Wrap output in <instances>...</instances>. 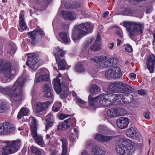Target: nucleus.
<instances>
[{
  "label": "nucleus",
  "mask_w": 155,
  "mask_h": 155,
  "mask_svg": "<svg viewBox=\"0 0 155 155\" xmlns=\"http://www.w3.org/2000/svg\"><path fill=\"white\" fill-rule=\"evenodd\" d=\"M136 133V131L133 127H131L130 129H127L126 132L127 136L131 138L134 136Z\"/></svg>",
  "instance_id": "37"
},
{
  "label": "nucleus",
  "mask_w": 155,
  "mask_h": 155,
  "mask_svg": "<svg viewBox=\"0 0 155 155\" xmlns=\"http://www.w3.org/2000/svg\"><path fill=\"white\" fill-rule=\"evenodd\" d=\"M76 137H77V135H76V136L74 135V134H72V135L71 136L70 138V141L72 142H74L75 140Z\"/></svg>",
  "instance_id": "55"
},
{
  "label": "nucleus",
  "mask_w": 155,
  "mask_h": 155,
  "mask_svg": "<svg viewBox=\"0 0 155 155\" xmlns=\"http://www.w3.org/2000/svg\"><path fill=\"white\" fill-rule=\"evenodd\" d=\"M115 71L114 69L112 68L106 71V77L107 79L116 78V76H115V74L114 73V71Z\"/></svg>",
  "instance_id": "31"
},
{
  "label": "nucleus",
  "mask_w": 155,
  "mask_h": 155,
  "mask_svg": "<svg viewBox=\"0 0 155 155\" xmlns=\"http://www.w3.org/2000/svg\"><path fill=\"white\" fill-rule=\"evenodd\" d=\"M133 98L131 94L109 93L99 95L94 98L91 97L90 95L88 99L90 107L94 109L96 105L100 104L102 107H108L114 102L119 104H128L132 101Z\"/></svg>",
  "instance_id": "1"
},
{
  "label": "nucleus",
  "mask_w": 155,
  "mask_h": 155,
  "mask_svg": "<svg viewBox=\"0 0 155 155\" xmlns=\"http://www.w3.org/2000/svg\"><path fill=\"white\" fill-rule=\"evenodd\" d=\"M68 114H61L59 116V118L61 120H63L69 116Z\"/></svg>",
  "instance_id": "53"
},
{
  "label": "nucleus",
  "mask_w": 155,
  "mask_h": 155,
  "mask_svg": "<svg viewBox=\"0 0 155 155\" xmlns=\"http://www.w3.org/2000/svg\"><path fill=\"white\" fill-rule=\"evenodd\" d=\"M25 82L24 78L22 77H20L13 86H9L5 88L0 86V92L8 96L12 100L21 101L25 97L23 87Z\"/></svg>",
  "instance_id": "2"
},
{
  "label": "nucleus",
  "mask_w": 155,
  "mask_h": 155,
  "mask_svg": "<svg viewBox=\"0 0 155 155\" xmlns=\"http://www.w3.org/2000/svg\"><path fill=\"white\" fill-rule=\"evenodd\" d=\"M53 123L47 122V124L45 126V129L47 130L49 127H51L53 125Z\"/></svg>",
  "instance_id": "54"
},
{
  "label": "nucleus",
  "mask_w": 155,
  "mask_h": 155,
  "mask_svg": "<svg viewBox=\"0 0 155 155\" xmlns=\"http://www.w3.org/2000/svg\"><path fill=\"white\" fill-rule=\"evenodd\" d=\"M28 34L32 40V43H34L36 38H41L45 35L44 32L40 29H35L33 31L29 32Z\"/></svg>",
  "instance_id": "16"
},
{
  "label": "nucleus",
  "mask_w": 155,
  "mask_h": 155,
  "mask_svg": "<svg viewBox=\"0 0 155 155\" xmlns=\"http://www.w3.org/2000/svg\"><path fill=\"white\" fill-rule=\"evenodd\" d=\"M80 5L79 2H77L74 5H72L70 4L66 3L64 5V7L66 9H72L73 8H76L80 7Z\"/></svg>",
  "instance_id": "42"
},
{
  "label": "nucleus",
  "mask_w": 155,
  "mask_h": 155,
  "mask_svg": "<svg viewBox=\"0 0 155 155\" xmlns=\"http://www.w3.org/2000/svg\"><path fill=\"white\" fill-rule=\"evenodd\" d=\"M61 140L62 142V153L61 155H66L68 145L67 140L65 139L62 138Z\"/></svg>",
  "instance_id": "32"
},
{
  "label": "nucleus",
  "mask_w": 155,
  "mask_h": 155,
  "mask_svg": "<svg viewBox=\"0 0 155 155\" xmlns=\"http://www.w3.org/2000/svg\"><path fill=\"white\" fill-rule=\"evenodd\" d=\"M93 28L92 24L87 22L75 26L73 31L72 37L74 42H78L84 36L91 32Z\"/></svg>",
  "instance_id": "4"
},
{
  "label": "nucleus",
  "mask_w": 155,
  "mask_h": 155,
  "mask_svg": "<svg viewBox=\"0 0 155 155\" xmlns=\"http://www.w3.org/2000/svg\"><path fill=\"white\" fill-rule=\"evenodd\" d=\"M92 41V38L88 39L85 42L84 44V48L85 49H86L87 46L90 45Z\"/></svg>",
  "instance_id": "46"
},
{
  "label": "nucleus",
  "mask_w": 155,
  "mask_h": 155,
  "mask_svg": "<svg viewBox=\"0 0 155 155\" xmlns=\"http://www.w3.org/2000/svg\"><path fill=\"white\" fill-rule=\"evenodd\" d=\"M52 103V102L50 101L43 103H37L36 104V111L37 113H40L45 110Z\"/></svg>",
  "instance_id": "18"
},
{
  "label": "nucleus",
  "mask_w": 155,
  "mask_h": 155,
  "mask_svg": "<svg viewBox=\"0 0 155 155\" xmlns=\"http://www.w3.org/2000/svg\"><path fill=\"white\" fill-rule=\"evenodd\" d=\"M112 68L114 69L115 70L114 71V73L115 76H116V78L120 77L122 76V74L120 67L118 66H114L112 67Z\"/></svg>",
  "instance_id": "39"
},
{
  "label": "nucleus",
  "mask_w": 155,
  "mask_h": 155,
  "mask_svg": "<svg viewBox=\"0 0 155 155\" xmlns=\"http://www.w3.org/2000/svg\"><path fill=\"white\" fill-rule=\"evenodd\" d=\"M130 78L132 79H134L136 77V74L134 73H130Z\"/></svg>",
  "instance_id": "60"
},
{
  "label": "nucleus",
  "mask_w": 155,
  "mask_h": 155,
  "mask_svg": "<svg viewBox=\"0 0 155 155\" xmlns=\"http://www.w3.org/2000/svg\"><path fill=\"white\" fill-rule=\"evenodd\" d=\"M116 34L121 38L123 37L122 31L120 28H117L116 30Z\"/></svg>",
  "instance_id": "49"
},
{
  "label": "nucleus",
  "mask_w": 155,
  "mask_h": 155,
  "mask_svg": "<svg viewBox=\"0 0 155 155\" xmlns=\"http://www.w3.org/2000/svg\"><path fill=\"white\" fill-rule=\"evenodd\" d=\"M30 150L31 152L35 155H41V149L35 146H32L30 147Z\"/></svg>",
  "instance_id": "38"
},
{
  "label": "nucleus",
  "mask_w": 155,
  "mask_h": 155,
  "mask_svg": "<svg viewBox=\"0 0 155 155\" xmlns=\"http://www.w3.org/2000/svg\"><path fill=\"white\" fill-rule=\"evenodd\" d=\"M129 122V119L125 117H121L118 119L116 124L117 126L121 129L126 128Z\"/></svg>",
  "instance_id": "19"
},
{
  "label": "nucleus",
  "mask_w": 155,
  "mask_h": 155,
  "mask_svg": "<svg viewBox=\"0 0 155 155\" xmlns=\"http://www.w3.org/2000/svg\"><path fill=\"white\" fill-rule=\"evenodd\" d=\"M59 38L58 40L65 43V44H69L70 43V40L66 32H61L58 33Z\"/></svg>",
  "instance_id": "20"
},
{
  "label": "nucleus",
  "mask_w": 155,
  "mask_h": 155,
  "mask_svg": "<svg viewBox=\"0 0 155 155\" xmlns=\"http://www.w3.org/2000/svg\"><path fill=\"white\" fill-rule=\"evenodd\" d=\"M6 103L4 101H0V113H2L4 112L6 108Z\"/></svg>",
  "instance_id": "43"
},
{
  "label": "nucleus",
  "mask_w": 155,
  "mask_h": 155,
  "mask_svg": "<svg viewBox=\"0 0 155 155\" xmlns=\"http://www.w3.org/2000/svg\"><path fill=\"white\" fill-rule=\"evenodd\" d=\"M114 136H104L102 134H97L94 137V139L100 142H108L110 140H112Z\"/></svg>",
  "instance_id": "23"
},
{
  "label": "nucleus",
  "mask_w": 155,
  "mask_h": 155,
  "mask_svg": "<svg viewBox=\"0 0 155 155\" xmlns=\"http://www.w3.org/2000/svg\"><path fill=\"white\" fill-rule=\"evenodd\" d=\"M92 153L94 155H105L106 152L98 146L93 147L91 150Z\"/></svg>",
  "instance_id": "27"
},
{
  "label": "nucleus",
  "mask_w": 155,
  "mask_h": 155,
  "mask_svg": "<svg viewBox=\"0 0 155 155\" xmlns=\"http://www.w3.org/2000/svg\"><path fill=\"white\" fill-rule=\"evenodd\" d=\"M75 120L74 119L69 118L65 120L63 122L60 123L58 126V130H64L67 129L74 124Z\"/></svg>",
  "instance_id": "15"
},
{
  "label": "nucleus",
  "mask_w": 155,
  "mask_h": 155,
  "mask_svg": "<svg viewBox=\"0 0 155 155\" xmlns=\"http://www.w3.org/2000/svg\"><path fill=\"white\" fill-rule=\"evenodd\" d=\"M75 69L76 71L79 72H82L84 71L85 68L81 63H78L75 66Z\"/></svg>",
  "instance_id": "41"
},
{
  "label": "nucleus",
  "mask_w": 155,
  "mask_h": 155,
  "mask_svg": "<svg viewBox=\"0 0 155 155\" xmlns=\"http://www.w3.org/2000/svg\"><path fill=\"white\" fill-rule=\"evenodd\" d=\"M93 143V141L90 140L89 141H87L86 143L87 148H88L90 146H91Z\"/></svg>",
  "instance_id": "58"
},
{
  "label": "nucleus",
  "mask_w": 155,
  "mask_h": 155,
  "mask_svg": "<svg viewBox=\"0 0 155 155\" xmlns=\"http://www.w3.org/2000/svg\"><path fill=\"white\" fill-rule=\"evenodd\" d=\"M114 46V44L113 42L109 43L108 44V48L110 50H112Z\"/></svg>",
  "instance_id": "59"
},
{
  "label": "nucleus",
  "mask_w": 155,
  "mask_h": 155,
  "mask_svg": "<svg viewBox=\"0 0 155 155\" xmlns=\"http://www.w3.org/2000/svg\"><path fill=\"white\" fill-rule=\"evenodd\" d=\"M107 59V57L105 56H95L91 58L90 61L95 65H98L97 68H102L110 67L114 64H116L118 61L117 58H112L108 59L103 63H101Z\"/></svg>",
  "instance_id": "6"
},
{
  "label": "nucleus",
  "mask_w": 155,
  "mask_h": 155,
  "mask_svg": "<svg viewBox=\"0 0 155 155\" xmlns=\"http://www.w3.org/2000/svg\"><path fill=\"white\" fill-rule=\"evenodd\" d=\"M3 125L6 135L12 133L15 130L14 125L8 122L4 123Z\"/></svg>",
  "instance_id": "24"
},
{
  "label": "nucleus",
  "mask_w": 155,
  "mask_h": 155,
  "mask_svg": "<svg viewBox=\"0 0 155 155\" xmlns=\"http://www.w3.org/2000/svg\"><path fill=\"white\" fill-rule=\"evenodd\" d=\"M61 76V74H59L54 79L53 82L54 90L57 93H60V97L61 99L66 98L70 94L68 91V88L69 85L71 84V81L66 75L67 78L61 84L60 80L59 79Z\"/></svg>",
  "instance_id": "3"
},
{
  "label": "nucleus",
  "mask_w": 155,
  "mask_h": 155,
  "mask_svg": "<svg viewBox=\"0 0 155 155\" xmlns=\"http://www.w3.org/2000/svg\"><path fill=\"white\" fill-rule=\"evenodd\" d=\"M146 65L150 72L153 73L155 68V55L152 54L147 57Z\"/></svg>",
  "instance_id": "14"
},
{
  "label": "nucleus",
  "mask_w": 155,
  "mask_h": 155,
  "mask_svg": "<svg viewBox=\"0 0 155 155\" xmlns=\"http://www.w3.org/2000/svg\"><path fill=\"white\" fill-rule=\"evenodd\" d=\"M52 0H37V3L40 4L42 7L39 9L40 10H43L48 6V5L51 2Z\"/></svg>",
  "instance_id": "28"
},
{
  "label": "nucleus",
  "mask_w": 155,
  "mask_h": 155,
  "mask_svg": "<svg viewBox=\"0 0 155 155\" xmlns=\"http://www.w3.org/2000/svg\"><path fill=\"white\" fill-rule=\"evenodd\" d=\"M9 71L11 74V76L10 78H8L7 76L8 75V73H6V74H3L5 76L4 77H2L1 78V81L3 83H6L10 81V79L11 77L12 76V75L13 74H12L11 72L12 71L11 70V67L10 68Z\"/></svg>",
  "instance_id": "36"
},
{
  "label": "nucleus",
  "mask_w": 155,
  "mask_h": 155,
  "mask_svg": "<svg viewBox=\"0 0 155 155\" xmlns=\"http://www.w3.org/2000/svg\"><path fill=\"white\" fill-rule=\"evenodd\" d=\"M81 155H90L89 154L87 153L86 151H84L82 153Z\"/></svg>",
  "instance_id": "64"
},
{
  "label": "nucleus",
  "mask_w": 155,
  "mask_h": 155,
  "mask_svg": "<svg viewBox=\"0 0 155 155\" xmlns=\"http://www.w3.org/2000/svg\"><path fill=\"white\" fill-rule=\"evenodd\" d=\"M135 12V10L127 8L125 9L124 12V13L126 15H132Z\"/></svg>",
  "instance_id": "47"
},
{
  "label": "nucleus",
  "mask_w": 155,
  "mask_h": 155,
  "mask_svg": "<svg viewBox=\"0 0 155 155\" xmlns=\"http://www.w3.org/2000/svg\"><path fill=\"white\" fill-rule=\"evenodd\" d=\"M3 123L2 124H0V134L5 135V130H4Z\"/></svg>",
  "instance_id": "50"
},
{
  "label": "nucleus",
  "mask_w": 155,
  "mask_h": 155,
  "mask_svg": "<svg viewBox=\"0 0 155 155\" xmlns=\"http://www.w3.org/2000/svg\"><path fill=\"white\" fill-rule=\"evenodd\" d=\"M117 116H123L126 113V111L123 108H116Z\"/></svg>",
  "instance_id": "44"
},
{
  "label": "nucleus",
  "mask_w": 155,
  "mask_h": 155,
  "mask_svg": "<svg viewBox=\"0 0 155 155\" xmlns=\"http://www.w3.org/2000/svg\"><path fill=\"white\" fill-rule=\"evenodd\" d=\"M89 91L92 94H96L101 91V88L96 85L93 84L91 86Z\"/></svg>",
  "instance_id": "34"
},
{
  "label": "nucleus",
  "mask_w": 155,
  "mask_h": 155,
  "mask_svg": "<svg viewBox=\"0 0 155 155\" xmlns=\"http://www.w3.org/2000/svg\"><path fill=\"white\" fill-rule=\"evenodd\" d=\"M61 14L65 19L69 20H74L76 18V16L74 12L71 11H62Z\"/></svg>",
  "instance_id": "21"
},
{
  "label": "nucleus",
  "mask_w": 155,
  "mask_h": 155,
  "mask_svg": "<svg viewBox=\"0 0 155 155\" xmlns=\"http://www.w3.org/2000/svg\"><path fill=\"white\" fill-rule=\"evenodd\" d=\"M145 90H138L137 91L138 94L142 95H144L145 94Z\"/></svg>",
  "instance_id": "56"
},
{
  "label": "nucleus",
  "mask_w": 155,
  "mask_h": 155,
  "mask_svg": "<svg viewBox=\"0 0 155 155\" xmlns=\"http://www.w3.org/2000/svg\"><path fill=\"white\" fill-rule=\"evenodd\" d=\"M61 106V102H56L52 107V110L55 112H58Z\"/></svg>",
  "instance_id": "40"
},
{
  "label": "nucleus",
  "mask_w": 155,
  "mask_h": 155,
  "mask_svg": "<svg viewBox=\"0 0 155 155\" xmlns=\"http://www.w3.org/2000/svg\"><path fill=\"white\" fill-rule=\"evenodd\" d=\"M152 10V8L150 7L147 9L146 11V13L149 14L150 13Z\"/></svg>",
  "instance_id": "61"
},
{
  "label": "nucleus",
  "mask_w": 155,
  "mask_h": 155,
  "mask_svg": "<svg viewBox=\"0 0 155 155\" xmlns=\"http://www.w3.org/2000/svg\"><path fill=\"white\" fill-rule=\"evenodd\" d=\"M71 94L72 95V96L75 99L76 101L78 103H79L80 105L79 106L82 108H85L86 107L87 105L86 103L83 100L81 99L78 97L77 96L75 92L72 91L71 92Z\"/></svg>",
  "instance_id": "26"
},
{
  "label": "nucleus",
  "mask_w": 155,
  "mask_h": 155,
  "mask_svg": "<svg viewBox=\"0 0 155 155\" xmlns=\"http://www.w3.org/2000/svg\"><path fill=\"white\" fill-rule=\"evenodd\" d=\"M127 142L130 144V145L128 144L129 147L128 148L127 147L125 151L121 155H132V152L135 150V144L129 140H127Z\"/></svg>",
  "instance_id": "25"
},
{
  "label": "nucleus",
  "mask_w": 155,
  "mask_h": 155,
  "mask_svg": "<svg viewBox=\"0 0 155 155\" xmlns=\"http://www.w3.org/2000/svg\"><path fill=\"white\" fill-rule=\"evenodd\" d=\"M5 143H6V145L3 148L5 155H8L17 152L21 145V142L20 140L6 141Z\"/></svg>",
  "instance_id": "8"
},
{
  "label": "nucleus",
  "mask_w": 155,
  "mask_h": 155,
  "mask_svg": "<svg viewBox=\"0 0 155 155\" xmlns=\"http://www.w3.org/2000/svg\"><path fill=\"white\" fill-rule=\"evenodd\" d=\"M48 71L46 68H41L39 70L35 77V82L38 83L43 81H48L49 78Z\"/></svg>",
  "instance_id": "11"
},
{
  "label": "nucleus",
  "mask_w": 155,
  "mask_h": 155,
  "mask_svg": "<svg viewBox=\"0 0 155 155\" xmlns=\"http://www.w3.org/2000/svg\"><path fill=\"white\" fill-rule=\"evenodd\" d=\"M125 49L126 51L130 52L132 51V49L131 46L127 44L125 46Z\"/></svg>",
  "instance_id": "51"
},
{
  "label": "nucleus",
  "mask_w": 155,
  "mask_h": 155,
  "mask_svg": "<svg viewBox=\"0 0 155 155\" xmlns=\"http://www.w3.org/2000/svg\"><path fill=\"white\" fill-rule=\"evenodd\" d=\"M109 14V12L107 11L104 12L103 14V17H106Z\"/></svg>",
  "instance_id": "62"
},
{
  "label": "nucleus",
  "mask_w": 155,
  "mask_h": 155,
  "mask_svg": "<svg viewBox=\"0 0 155 155\" xmlns=\"http://www.w3.org/2000/svg\"><path fill=\"white\" fill-rule=\"evenodd\" d=\"M101 38V34L98 33L94 43L91 47V51H97L100 50Z\"/></svg>",
  "instance_id": "22"
},
{
  "label": "nucleus",
  "mask_w": 155,
  "mask_h": 155,
  "mask_svg": "<svg viewBox=\"0 0 155 155\" xmlns=\"http://www.w3.org/2000/svg\"><path fill=\"white\" fill-rule=\"evenodd\" d=\"M28 61L26 64L32 70H36L38 68V60L37 58V55L35 53H28Z\"/></svg>",
  "instance_id": "10"
},
{
  "label": "nucleus",
  "mask_w": 155,
  "mask_h": 155,
  "mask_svg": "<svg viewBox=\"0 0 155 155\" xmlns=\"http://www.w3.org/2000/svg\"><path fill=\"white\" fill-rule=\"evenodd\" d=\"M149 114L150 112L149 111H147L143 114V116L146 118L148 119L150 118Z\"/></svg>",
  "instance_id": "57"
},
{
  "label": "nucleus",
  "mask_w": 155,
  "mask_h": 155,
  "mask_svg": "<svg viewBox=\"0 0 155 155\" xmlns=\"http://www.w3.org/2000/svg\"><path fill=\"white\" fill-rule=\"evenodd\" d=\"M32 135L35 140V142L41 147H43L45 145V142L43 139V137L41 135L37 134V130L35 126L31 127Z\"/></svg>",
  "instance_id": "12"
},
{
  "label": "nucleus",
  "mask_w": 155,
  "mask_h": 155,
  "mask_svg": "<svg viewBox=\"0 0 155 155\" xmlns=\"http://www.w3.org/2000/svg\"><path fill=\"white\" fill-rule=\"evenodd\" d=\"M11 65L10 63L4 61L2 59H0V71L5 74L8 73V74L7 76L8 78L11 76L9 71Z\"/></svg>",
  "instance_id": "13"
},
{
  "label": "nucleus",
  "mask_w": 155,
  "mask_h": 155,
  "mask_svg": "<svg viewBox=\"0 0 155 155\" xmlns=\"http://www.w3.org/2000/svg\"><path fill=\"white\" fill-rule=\"evenodd\" d=\"M23 14L24 11H21L19 16L20 19V21L19 22L20 26L21 29L23 30L26 29L27 28L26 24L24 20Z\"/></svg>",
  "instance_id": "30"
},
{
  "label": "nucleus",
  "mask_w": 155,
  "mask_h": 155,
  "mask_svg": "<svg viewBox=\"0 0 155 155\" xmlns=\"http://www.w3.org/2000/svg\"><path fill=\"white\" fill-rule=\"evenodd\" d=\"M127 147L123 144H120L117 145L116 147V151L119 154L121 155L127 148Z\"/></svg>",
  "instance_id": "33"
},
{
  "label": "nucleus",
  "mask_w": 155,
  "mask_h": 155,
  "mask_svg": "<svg viewBox=\"0 0 155 155\" xmlns=\"http://www.w3.org/2000/svg\"><path fill=\"white\" fill-rule=\"evenodd\" d=\"M106 128L101 126L99 127L98 131L101 133L104 134L106 133Z\"/></svg>",
  "instance_id": "52"
},
{
  "label": "nucleus",
  "mask_w": 155,
  "mask_h": 155,
  "mask_svg": "<svg viewBox=\"0 0 155 155\" xmlns=\"http://www.w3.org/2000/svg\"><path fill=\"white\" fill-rule=\"evenodd\" d=\"M123 26L126 28L130 37L142 34L143 30V25L140 22L135 21H124Z\"/></svg>",
  "instance_id": "5"
},
{
  "label": "nucleus",
  "mask_w": 155,
  "mask_h": 155,
  "mask_svg": "<svg viewBox=\"0 0 155 155\" xmlns=\"http://www.w3.org/2000/svg\"><path fill=\"white\" fill-rule=\"evenodd\" d=\"M78 128L77 127H74V133L76 134H78Z\"/></svg>",
  "instance_id": "63"
},
{
  "label": "nucleus",
  "mask_w": 155,
  "mask_h": 155,
  "mask_svg": "<svg viewBox=\"0 0 155 155\" xmlns=\"http://www.w3.org/2000/svg\"><path fill=\"white\" fill-rule=\"evenodd\" d=\"M16 49L15 48H14L13 46L12 45L9 46V49L8 50V52L10 54H14L16 51Z\"/></svg>",
  "instance_id": "48"
},
{
  "label": "nucleus",
  "mask_w": 155,
  "mask_h": 155,
  "mask_svg": "<svg viewBox=\"0 0 155 155\" xmlns=\"http://www.w3.org/2000/svg\"><path fill=\"white\" fill-rule=\"evenodd\" d=\"M29 112V110L28 108L25 107L21 108L18 114L17 115L18 119L19 120L23 117L27 115Z\"/></svg>",
  "instance_id": "29"
},
{
  "label": "nucleus",
  "mask_w": 155,
  "mask_h": 155,
  "mask_svg": "<svg viewBox=\"0 0 155 155\" xmlns=\"http://www.w3.org/2000/svg\"><path fill=\"white\" fill-rule=\"evenodd\" d=\"M107 115L110 117H117V109L111 108L107 110Z\"/></svg>",
  "instance_id": "35"
},
{
  "label": "nucleus",
  "mask_w": 155,
  "mask_h": 155,
  "mask_svg": "<svg viewBox=\"0 0 155 155\" xmlns=\"http://www.w3.org/2000/svg\"><path fill=\"white\" fill-rule=\"evenodd\" d=\"M46 120L47 122L53 123L54 121V117L51 114H49L46 116Z\"/></svg>",
  "instance_id": "45"
},
{
  "label": "nucleus",
  "mask_w": 155,
  "mask_h": 155,
  "mask_svg": "<svg viewBox=\"0 0 155 155\" xmlns=\"http://www.w3.org/2000/svg\"><path fill=\"white\" fill-rule=\"evenodd\" d=\"M53 53L58 63V69L61 70L64 69L67 64L65 60L62 58L65 54V52L62 49L57 47L54 49Z\"/></svg>",
  "instance_id": "9"
},
{
  "label": "nucleus",
  "mask_w": 155,
  "mask_h": 155,
  "mask_svg": "<svg viewBox=\"0 0 155 155\" xmlns=\"http://www.w3.org/2000/svg\"><path fill=\"white\" fill-rule=\"evenodd\" d=\"M43 92L44 96L47 98H51L52 101L51 102H53L54 96L53 93L52 88L49 85L45 84L44 86Z\"/></svg>",
  "instance_id": "17"
},
{
  "label": "nucleus",
  "mask_w": 155,
  "mask_h": 155,
  "mask_svg": "<svg viewBox=\"0 0 155 155\" xmlns=\"http://www.w3.org/2000/svg\"><path fill=\"white\" fill-rule=\"evenodd\" d=\"M109 88L113 92H117L120 91L122 94H130L125 93L126 92L131 93L133 89L129 85L122 82H118L109 84Z\"/></svg>",
  "instance_id": "7"
}]
</instances>
